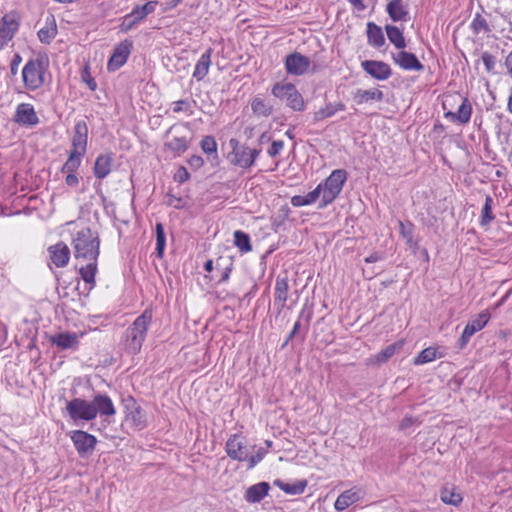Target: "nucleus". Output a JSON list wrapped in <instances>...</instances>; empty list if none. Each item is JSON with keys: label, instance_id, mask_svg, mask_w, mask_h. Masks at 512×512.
Here are the masks:
<instances>
[{"label": "nucleus", "instance_id": "nucleus-1", "mask_svg": "<svg viewBox=\"0 0 512 512\" xmlns=\"http://www.w3.org/2000/svg\"><path fill=\"white\" fill-rule=\"evenodd\" d=\"M66 411L75 423L78 421H92L97 415L108 418L116 414L112 399L107 394L102 393L94 395L91 401L83 398H73L66 402Z\"/></svg>", "mask_w": 512, "mask_h": 512}, {"label": "nucleus", "instance_id": "nucleus-2", "mask_svg": "<svg viewBox=\"0 0 512 512\" xmlns=\"http://www.w3.org/2000/svg\"><path fill=\"white\" fill-rule=\"evenodd\" d=\"M152 322L151 311L145 310L125 330V350L132 355L140 352L142 344L146 339L149 326Z\"/></svg>", "mask_w": 512, "mask_h": 512}, {"label": "nucleus", "instance_id": "nucleus-3", "mask_svg": "<svg viewBox=\"0 0 512 512\" xmlns=\"http://www.w3.org/2000/svg\"><path fill=\"white\" fill-rule=\"evenodd\" d=\"M76 259L97 260L100 253V239L91 228L85 227L78 231L72 240Z\"/></svg>", "mask_w": 512, "mask_h": 512}, {"label": "nucleus", "instance_id": "nucleus-4", "mask_svg": "<svg viewBox=\"0 0 512 512\" xmlns=\"http://www.w3.org/2000/svg\"><path fill=\"white\" fill-rule=\"evenodd\" d=\"M347 178L348 173L345 169H335L323 182L316 186L321 189L319 209H323L334 202L340 195Z\"/></svg>", "mask_w": 512, "mask_h": 512}, {"label": "nucleus", "instance_id": "nucleus-5", "mask_svg": "<svg viewBox=\"0 0 512 512\" xmlns=\"http://www.w3.org/2000/svg\"><path fill=\"white\" fill-rule=\"evenodd\" d=\"M47 62L48 61H45L43 57H38L36 59L28 60L24 65L22 69V78L24 86L27 89L35 91L44 84L45 63Z\"/></svg>", "mask_w": 512, "mask_h": 512}, {"label": "nucleus", "instance_id": "nucleus-6", "mask_svg": "<svg viewBox=\"0 0 512 512\" xmlns=\"http://www.w3.org/2000/svg\"><path fill=\"white\" fill-rule=\"evenodd\" d=\"M271 93L274 97L285 101L286 105L294 111H303L305 102L301 93L292 83L278 82L273 85Z\"/></svg>", "mask_w": 512, "mask_h": 512}, {"label": "nucleus", "instance_id": "nucleus-7", "mask_svg": "<svg viewBox=\"0 0 512 512\" xmlns=\"http://www.w3.org/2000/svg\"><path fill=\"white\" fill-rule=\"evenodd\" d=\"M125 413V422L130 425L133 430L140 431L147 427V418L145 411L137 403L136 399L128 395L122 399Z\"/></svg>", "mask_w": 512, "mask_h": 512}, {"label": "nucleus", "instance_id": "nucleus-8", "mask_svg": "<svg viewBox=\"0 0 512 512\" xmlns=\"http://www.w3.org/2000/svg\"><path fill=\"white\" fill-rule=\"evenodd\" d=\"M157 4V1H148L144 5L135 6L129 14L125 15L121 19V24L119 25L120 31L122 33H127L132 30L144 21L149 14L155 11Z\"/></svg>", "mask_w": 512, "mask_h": 512}, {"label": "nucleus", "instance_id": "nucleus-9", "mask_svg": "<svg viewBox=\"0 0 512 512\" xmlns=\"http://www.w3.org/2000/svg\"><path fill=\"white\" fill-rule=\"evenodd\" d=\"M21 24V18L16 11L6 13L0 19V50L4 49L14 38Z\"/></svg>", "mask_w": 512, "mask_h": 512}, {"label": "nucleus", "instance_id": "nucleus-10", "mask_svg": "<svg viewBox=\"0 0 512 512\" xmlns=\"http://www.w3.org/2000/svg\"><path fill=\"white\" fill-rule=\"evenodd\" d=\"M133 49V42L130 39H124L118 43L110 56L107 63V69L109 72H115L120 69L127 62Z\"/></svg>", "mask_w": 512, "mask_h": 512}, {"label": "nucleus", "instance_id": "nucleus-11", "mask_svg": "<svg viewBox=\"0 0 512 512\" xmlns=\"http://www.w3.org/2000/svg\"><path fill=\"white\" fill-rule=\"evenodd\" d=\"M70 438L80 457L92 454L97 445V438L83 430L72 431Z\"/></svg>", "mask_w": 512, "mask_h": 512}, {"label": "nucleus", "instance_id": "nucleus-12", "mask_svg": "<svg viewBox=\"0 0 512 512\" xmlns=\"http://www.w3.org/2000/svg\"><path fill=\"white\" fill-rule=\"evenodd\" d=\"M490 319V313L487 310L482 311L476 318H473L468 321L466 324L462 335L457 341V347L459 349H464L470 338L478 331L483 329L485 325L488 323Z\"/></svg>", "mask_w": 512, "mask_h": 512}, {"label": "nucleus", "instance_id": "nucleus-13", "mask_svg": "<svg viewBox=\"0 0 512 512\" xmlns=\"http://www.w3.org/2000/svg\"><path fill=\"white\" fill-rule=\"evenodd\" d=\"M310 59L299 52H292L285 57L284 65L287 74L301 76L308 72Z\"/></svg>", "mask_w": 512, "mask_h": 512}, {"label": "nucleus", "instance_id": "nucleus-14", "mask_svg": "<svg viewBox=\"0 0 512 512\" xmlns=\"http://www.w3.org/2000/svg\"><path fill=\"white\" fill-rule=\"evenodd\" d=\"M225 451L232 460L243 462L248 459L246 441L238 434L230 435L225 444Z\"/></svg>", "mask_w": 512, "mask_h": 512}, {"label": "nucleus", "instance_id": "nucleus-15", "mask_svg": "<svg viewBox=\"0 0 512 512\" xmlns=\"http://www.w3.org/2000/svg\"><path fill=\"white\" fill-rule=\"evenodd\" d=\"M13 121L20 126L34 127L39 124V117L32 104L20 103L16 107Z\"/></svg>", "mask_w": 512, "mask_h": 512}, {"label": "nucleus", "instance_id": "nucleus-16", "mask_svg": "<svg viewBox=\"0 0 512 512\" xmlns=\"http://www.w3.org/2000/svg\"><path fill=\"white\" fill-rule=\"evenodd\" d=\"M362 69L372 78L385 81L392 76V69L389 64L378 60H365L361 62Z\"/></svg>", "mask_w": 512, "mask_h": 512}, {"label": "nucleus", "instance_id": "nucleus-17", "mask_svg": "<svg viewBox=\"0 0 512 512\" xmlns=\"http://www.w3.org/2000/svg\"><path fill=\"white\" fill-rule=\"evenodd\" d=\"M88 145V126L85 121H77L73 128V135L71 139V150L80 153L87 152Z\"/></svg>", "mask_w": 512, "mask_h": 512}, {"label": "nucleus", "instance_id": "nucleus-18", "mask_svg": "<svg viewBox=\"0 0 512 512\" xmlns=\"http://www.w3.org/2000/svg\"><path fill=\"white\" fill-rule=\"evenodd\" d=\"M472 114V105L468 98L462 97L456 111L448 110L444 117L453 123L466 124L470 121Z\"/></svg>", "mask_w": 512, "mask_h": 512}, {"label": "nucleus", "instance_id": "nucleus-19", "mask_svg": "<svg viewBox=\"0 0 512 512\" xmlns=\"http://www.w3.org/2000/svg\"><path fill=\"white\" fill-rule=\"evenodd\" d=\"M392 59L404 70L422 71L424 69V65L419 61L417 56L411 52L400 51L396 54H392Z\"/></svg>", "mask_w": 512, "mask_h": 512}, {"label": "nucleus", "instance_id": "nucleus-20", "mask_svg": "<svg viewBox=\"0 0 512 512\" xmlns=\"http://www.w3.org/2000/svg\"><path fill=\"white\" fill-rule=\"evenodd\" d=\"M114 154L112 152L100 154L94 163L93 174L97 179L106 178L112 169Z\"/></svg>", "mask_w": 512, "mask_h": 512}, {"label": "nucleus", "instance_id": "nucleus-21", "mask_svg": "<svg viewBox=\"0 0 512 512\" xmlns=\"http://www.w3.org/2000/svg\"><path fill=\"white\" fill-rule=\"evenodd\" d=\"M270 488V484L265 481L251 485L246 489L244 499L251 504L259 503L268 495Z\"/></svg>", "mask_w": 512, "mask_h": 512}, {"label": "nucleus", "instance_id": "nucleus-22", "mask_svg": "<svg viewBox=\"0 0 512 512\" xmlns=\"http://www.w3.org/2000/svg\"><path fill=\"white\" fill-rule=\"evenodd\" d=\"M52 263L57 267H65L70 259V249L68 246L59 242L48 249Z\"/></svg>", "mask_w": 512, "mask_h": 512}, {"label": "nucleus", "instance_id": "nucleus-23", "mask_svg": "<svg viewBox=\"0 0 512 512\" xmlns=\"http://www.w3.org/2000/svg\"><path fill=\"white\" fill-rule=\"evenodd\" d=\"M50 341L60 349H73L76 348L79 343L77 334L70 332L58 333L52 336Z\"/></svg>", "mask_w": 512, "mask_h": 512}, {"label": "nucleus", "instance_id": "nucleus-24", "mask_svg": "<svg viewBox=\"0 0 512 512\" xmlns=\"http://www.w3.org/2000/svg\"><path fill=\"white\" fill-rule=\"evenodd\" d=\"M212 53H213V49L211 47H209L201 55V57L199 58L198 62L196 63V66H195V69H194V72H193V77L197 81H202L206 77V75L208 74L209 68H210V65H211Z\"/></svg>", "mask_w": 512, "mask_h": 512}, {"label": "nucleus", "instance_id": "nucleus-25", "mask_svg": "<svg viewBox=\"0 0 512 512\" xmlns=\"http://www.w3.org/2000/svg\"><path fill=\"white\" fill-rule=\"evenodd\" d=\"M386 12L394 22L406 21L409 14L403 0H391L386 6Z\"/></svg>", "mask_w": 512, "mask_h": 512}, {"label": "nucleus", "instance_id": "nucleus-26", "mask_svg": "<svg viewBox=\"0 0 512 512\" xmlns=\"http://www.w3.org/2000/svg\"><path fill=\"white\" fill-rule=\"evenodd\" d=\"M384 98V94L379 89H369V90H363V89H357L353 93V100L356 104L361 105L364 103H367L369 101H382Z\"/></svg>", "mask_w": 512, "mask_h": 512}, {"label": "nucleus", "instance_id": "nucleus-27", "mask_svg": "<svg viewBox=\"0 0 512 512\" xmlns=\"http://www.w3.org/2000/svg\"><path fill=\"white\" fill-rule=\"evenodd\" d=\"M367 41L374 48H380L385 44V37L382 28L374 22L367 23Z\"/></svg>", "mask_w": 512, "mask_h": 512}, {"label": "nucleus", "instance_id": "nucleus-28", "mask_svg": "<svg viewBox=\"0 0 512 512\" xmlns=\"http://www.w3.org/2000/svg\"><path fill=\"white\" fill-rule=\"evenodd\" d=\"M88 263L85 266L79 268V274L82 280L89 286L88 290H92L95 285V275L97 273V260H87Z\"/></svg>", "mask_w": 512, "mask_h": 512}, {"label": "nucleus", "instance_id": "nucleus-29", "mask_svg": "<svg viewBox=\"0 0 512 512\" xmlns=\"http://www.w3.org/2000/svg\"><path fill=\"white\" fill-rule=\"evenodd\" d=\"M273 484L277 487H279L283 492H285L288 495H300L304 493L306 487H307V481L306 480H299L295 483H285L281 479L274 480Z\"/></svg>", "mask_w": 512, "mask_h": 512}, {"label": "nucleus", "instance_id": "nucleus-30", "mask_svg": "<svg viewBox=\"0 0 512 512\" xmlns=\"http://www.w3.org/2000/svg\"><path fill=\"white\" fill-rule=\"evenodd\" d=\"M321 189L320 187H316L314 190L310 191L306 195H295L291 198V204L294 207H302L315 203L317 199L320 198Z\"/></svg>", "mask_w": 512, "mask_h": 512}, {"label": "nucleus", "instance_id": "nucleus-31", "mask_svg": "<svg viewBox=\"0 0 512 512\" xmlns=\"http://www.w3.org/2000/svg\"><path fill=\"white\" fill-rule=\"evenodd\" d=\"M288 277L286 274L278 275L275 281L274 300L287 301L288 300Z\"/></svg>", "mask_w": 512, "mask_h": 512}, {"label": "nucleus", "instance_id": "nucleus-32", "mask_svg": "<svg viewBox=\"0 0 512 512\" xmlns=\"http://www.w3.org/2000/svg\"><path fill=\"white\" fill-rule=\"evenodd\" d=\"M386 34L389 41L397 48L404 49L406 47V41L402 31L394 25L385 26Z\"/></svg>", "mask_w": 512, "mask_h": 512}, {"label": "nucleus", "instance_id": "nucleus-33", "mask_svg": "<svg viewBox=\"0 0 512 512\" xmlns=\"http://www.w3.org/2000/svg\"><path fill=\"white\" fill-rule=\"evenodd\" d=\"M84 156L85 153H80L78 151H70L68 159L61 168V172H76L79 169Z\"/></svg>", "mask_w": 512, "mask_h": 512}, {"label": "nucleus", "instance_id": "nucleus-34", "mask_svg": "<svg viewBox=\"0 0 512 512\" xmlns=\"http://www.w3.org/2000/svg\"><path fill=\"white\" fill-rule=\"evenodd\" d=\"M343 110H345V105L342 102L336 104L329 103L324 108L314 113V121H322L325 118L332 117L336 112Z\"/></svg>", "mask_w": 512, "mask_h": 512}, {"label": "nucleus", "instance_id": "nucleus-35", "mask_svg": "<svg viewBox=\"0 0 512 512\" xmlns=\"http://www.w3.org/2000/svg\"><path fill=\"white\" fill-rule=\"evenodd\" d=\"M252 112L256 116L269 117L273 113V106L260 97H255L251 102Z\"/></svg>", "mask_w": 512, "mask_h": 512}, {"label": "nucleus", "instance_id": "nucleus-36", "mask_svg": "<svg viewBox=\"0 0 512 512\" xmlns=\"http://www.w3.org/2000/svg\"><path fill=\"white\" fill-rule=\"evenodd\" d=\"M165 147L175 155L180 156L187 151L189 144L185 137L175 136L165 143Z\"/></svg>", "mask_w": 512, "mask_h": 512}, {"label": "nucleus", "instance_id": "nucleus-37", "mask_svg": "<svg viewBox=\"0 0 512 512\" xmlns=\"http://www.w3.org/2000/svg\"><path fill=\"white\" fill-rule=\"evenodd\" d=\"M358 499L357 494L352 490H347L341 493L335 501L334 507L337 511L341 512L348 508Z\"/></svg>", "mask_w": 512, "mask_h": 512}, {"label": "nucleus", "instance_id": "nucleus-38", "mask_svg": "<svg viewBox=\"0 0 512 512\" xmlns=\"http://www.w3.org/2000/svg\"><path fill=\"white\" fill-rule=\"evenodd\" d=\"M494 199L490 195H486L485 203L482 207L481 217H480V225L482 227H487L494 220L495 216L492 213Z\"/></svg>", "mask_w": 512, "mask_h": 512}, {"label": "nucleus", "instance_id": "nucleus-39", "mask_svg": "<svg viewBox=\"0 0 512 512\" xmlns=\"http://www.w3.org/2000/svg\"><path fill=\"white\" fill-rule=\"evenodd\" d=\"M233 237V243L240 250V252L247 253L252 250L250 236L247 233L242 230H236L233 234Z\"/></svg>", "mask_w": 512, "mask_h": 512}, {"label": "nucleus", "instance_id": "nucleus-40", "mask_svg": "<svg viewBox=\"0 0 512 512\" xmlns=\"http://www.w3.org/2000/svg\"><path fill=\"white\" fill-rule=\"evenodd\" d=\"M38 38L43 44H50L57 35V26L54 17H52L51 24L41 28L38 33Z\"/></svg>", "mask_w": 512, "mask_h": 512}, {"label": "nucleus", "instance_id": "nucleus-41", "mask_svg": "<svg viewBox=\"0 0 512 512\" xmlns=\"http://www.w3.org/2000/svg\"><path fill=\"white\" fill-rule=\"evenodd\" d=\"M442 355L434 347L423 349L413 360L414 365H423L440 358Z\"/></svg>", "mask_w": 512, "mask_h": 512}, {"label": "nucleus", "instance_id": "nucleus-42", "mask_svg": "<svg viewBox=\"0 0 512 512\" xmlns=\"http://www.w3.org/2000/svg\"><path fill=\"white\" fill-rule=\"evenodd\" d=\"M155 234H156V254L159 258H162L164 255L165 247H166V234H165V230H164V225L161 222L156 223Z\"/></svg>", "mask_w": 512, "mask_h": 512}, {"label": "nucleus", "instance_id": "nucleus-43", "mask_svg": "<svg viewBox=\"0 0 512 512\" xmlns=\"http://www.w3.org/2000/svg\"><path fill=\"white\" fill-rule=\"evenodd\" d=\"M470 28L475 35L479 33H489L491 32V28L486 20V18L479 12L474 15V18L470 24Z\"/></svg>", "mask_w": 512, "mask_h": 512}, {"label": "nucleus", "instance_id": "nucleus-44", "mask_svg": "<svg viewBox=\"0 0 512 512\" xmlns=\"http://www.w3.org/2000/svg\"><path fill=\"white\" fill-rule=\"evenodd\" d=\"M440 498L445 504L458 506L462 502V496L454 488L444 487L441 490Z\"/></svg>", "mask_w": 512, "mask_h": 512}, {"label": "nucleus", "instance_id": "nucleus-45", "mask_svg": "<svg viewBox=\"0 0 512 512\" xmlns=\"http://www.w3.org/2000/svg\"><path fill=\"white\" fill-rule=\"evenodd\" d=\"M201 149L207 155H213L214 159L218 158L217 155V143L213 136H204L200 142Z\"/></svg>", "mask_w": 512, "mask_h": 512}, {"label": "nucleus", "instance_id": "nucleus-46", "mask_svg": "<svg viewBox=\"0 0 512 512\" xmlns=\"http://www.w3.org/2000/svg\"><path fill=\"white\" fill-rule=\"evenodd\" d=\"M248 152L249 147L242 145V147L234 154V160L232 162L241 168H250Z\"/></svg>", "mask_w": 512, "mask_h": 512}, {"label": "nucleus", "instance_id": "nucleus-47", "mask_svg": "<svg viewBox=\"0 0 512 512\" xmlns=\"http://www.w3.org/2000/svg\"><path fill=\"white\" fill-rule=\"evenodd\" d=\"M396 349V343L388 345L375 356L376 362L379 364L387 362L395 354Z\"/></svg>", "mask_w": 512, "mask_h": 512}, {"label": "nucleus", "instance_id": "nucleus-48", "mask_svg": "<svg viewBox=\"0 0 512 512\" xmlns=\"http://www.w3.org/2000/svg\"><path fill=\"white\" fill-rule=\"evenodd\" d=\"M398 224H399V233L403 239H406V238L410 239L411 236H414L415 226L411 221L403 222V221L399 220Z\"/></svg>", "mask_w": 512, "mask_h": 512}, {"label": "nucleus", "instance_id": "nucleus-49", "mask_svg": "<svg viewBox=\"0 0 512 512\" xmlns=\"http://www.w3.org/2000/svg\"><path fill=\"white\" fill-rule=\"evenodd\" d=\"M267 454L265 448L260 447L254 455L249 456L246 460L248 462L247 469L254 468Z\"/></svg>", "mask_w": 512, "mask_h": 512}, {"label": "nucleus", "instance_id": "nucleus-50", "mask_svg": "<svg viewBox=\"0 0 512 512\" xmlns=\"http://www.w3.org/2000/svg\"><path fill=\"white\" fill-rule=\"evenodd\" d=\"M462 95L460 94H451V95H447L445 96L443 102H442V106H443V109L445 111H448V110H452L454 104H457L459 103L460 100H462Z\"/></svg>", "mask_w": 512, "mask_h": 512}, {"label": "nucleus", "instance_id": "nucleus-51", "mask_svg": "<svg viewBox=\"0 0 512 512\" xmlns=\"http://www.w3.org/2000/svg\"><path fill=\"white\" fill-rule=\"evenodd\" d=\"M173 112L174 113L190 112V114H191L192 111H191L190 102L188 100H184V99L173 102Z\"/></svg>", "mask_w": 512, "mask_h": 512}, {"label": "nucleus", "instance_id": "nucleus-52", "mask_svg": "<svg viewBox=\"0 0 512 512\" xmlns=\"http://www.w3.org/2000/svg\"><path fill=\"white\" fill-rule=\"evenodd\" d=\"M481 58H482L484 66H485V69L488 72H492L496 65L495 56H493L492 54H490L488 52H483Z\"/></svg>", "mask_w": 512, "mask_h": 512}, {"label": "nucleus", "instance_id": "nucleus-53", "mask_svg": "<svg viewBox=\"0 0 512 512\" xmlns=\"http://www.w3.org/2000/svg\"><path fill=\"white\" fill-rule=\"evenodd\" d=\"M284 147V142L282 140L272 141L270 148L267 153L270 157H276Z\"/></svg>", "mask_w": 512, "mask_h": 512}, {"label": "nucleus", "instance_id": "nucleus-54", "mask_svg": "<svg viewBox=\"0 0 512 512\" xmlns=\"http://www.w3.org/2000/svg\"><path fill=\"white\" fill-rule=\"evenodd\" d=\"M190 178V174L184 166H181L174 175V180L179 183H184Z\"/></svg>", "mask_w": 512, "mask_h": 512}, {"label": "nucleus", "instance_id": "nucleus-55", "mask_svg": "<svg viewBox=\"0 0 512 512\" xmlns=\"http://www.w3.org/2000/svg\"><path fill=\"white\" fill-rule=\"evenodd\" d=\"M188 164L190 165L191 168L197 170L204 165V159L199 155H192L188 159Z\"/></svg>", "mask_w": 512, "mask_h": 512}, {"label": "nucleus", "instance_id": "nucleus-56", "mask_svg": "<svg viewBox=\"0 0 512 512\" xmlns=\"http://www.w3.org/2000/svg\"><path fill=\"white\" fill-rule=\"evenodd\" d=\"M21 62H22L21 55L18 53L14 54V56L10 62V72L13 76H15L18 73V67Z\"/></svg>", "mask_w": 512, "mask_h": 512}, {"label": "nucleus", "instance_id": "nucleus-57", "mask_svg": "<svg viewBox=\"0 0 512 512\" xmlns=\"http://www.w3.org/2000/svg\"><path fill=\"white\" fill-rule=\"evenodd\" d=\"M67 175H66V178H65V183L67 186L69 187H76L79 183V179L77 177V175L75 174V172H65Z\"/></svg>", "mask_w": 512, "mask_h": 512}, {"label": "nucleus", "instance_id": "nucleus-58", "mask_svg": "<svg viewBox=\"0 0 512 512\" xmlns=\"http://www.w3.org/2000/svg\"><path fill=\"white\" fill-rule=\"evenodd\" d=\"M169 198L168 205L173 206L176 209H182L184 207L183 200L180 197H176L172 194L167 195Z\"/></svg>", "mask_w": 512, "mask_h": 512}, {"label": "nucleus", "instance_id": "nucleus-59", "mask_svg": "<svg viewBox=\"0 0 512 512\" xmlns=\"http://www.w3.org/2000/svg\"><path fill=\"white\" fill-rule=\"evenodd\" d=\"M232 268H233V263H232V260L230 259L229 263L227 265H225L222 269L219 282H225L229 279Z\"/></svg>", "mask_w": 512, "mask_h": 512}, {"label": "nucleus", "instance_id": "nucleus-60", "mask_svg": "<svg viewBox=\"0 0 512 512\" xmlns=\"http://www.w3.org/2000/svg\"><path fill=\"white\" fill-rule=\"evenodd\" d=\"M417 419L411 417V416H405L400 424H399V428L401 430H406L408 429L409 427H411L415 422H416Z\"/></svg>", "mask_w": 512, "mask_h": 512}, {"label": "nucleus", "instance_id": "nucleus-61", "mask_svg": "<svg viewBox=\"0 0 512 512\" xmlns=\"http://www.w3.org/2000/svg\"><path fill=\"white\" fill-rule=\"evenodd\" d=\"M249 155H248V158H249V164H250V167L254 164L255 160L257 159V157L259 156V154L261 153V149H250L249 148Z\"/></svg>", "mask_w": 512, "mask_h": 512}, {"label": "nucleus", "instance_id": "nucleus-62", "mask_svg": "<svg viewBox=\"0 0 512 512\" xmlns=\"http://www.w3.org/2000/svg\"><path fill=\"white\" fill-rule=\"evenodd\" d=\"M383 259V256L381 253L379 252H374L372 253L371 255L367 256L364 261L366 263H374V262H377L379 260H382Z\"/></svg>", "mask_w": 512, "mask_h": 512}, {"label": "nucleus", "instance_id": "nucleus-63", "mask_svg": "<svg viewBox=\"0 0 512 512\" xmlns=\"http://www.w3.org/2000/svg\"><path fill=\"white\" fill-rule=\"evenodd\" d=\"M229 146L232 149L233 155L242 147V145L239 144V141L235 138H231L229 140Z\"/></svg>", "mask_w": 512, "mask_h": 512}, {"label": "nucleus", "instance_id": "nucleus-64", "mask_svg": "<svg viewBox=\"0 0 512 512\" xmlns=\"http://www.w3.org/2000/svg\"><path fill=\"white\" fill-rule=\"evenodd\" d=\"M508 74L512 77V51L508 54L505 60Z\"/></svg>", "mask_w": 512, "mask_h": 512}]
</instances>
